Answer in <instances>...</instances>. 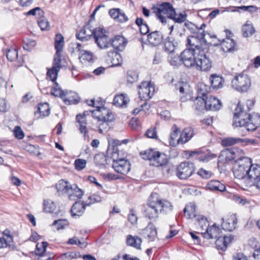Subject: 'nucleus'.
Here are the masks:
<instances>
[{"mask_svg":"<svg viewBox=\"0 0 260 260\" xmlns=\"http://www.w3.org/2000/svg\"><path fill=\"white\" fill-rule=\"evenodd\" d=\"M220 156L225 158L226 162L231 161L234 160L232 148L226 149L221 152Z\"/></svg>","mask_w":260,"mask_h":260,"instance_id":"nucleus-57","label":"nucleus"},{"mask_svg":"<svg viewBox=\"0 0 260 260\" xmlns=\"http://www.w3.org/2000/svg\"><path fill=\"white\" fill-rule=\"evenodd\" d=\"M3 237H0V249L10 247L14 242V235L9 229L5 230L2 233Z\"/></svg>","mask_w":260,"mask_h":260,"instance_id":"nucleus-19","label":"nucleus"},{"mask_svg":"<svg viewBox=\"0 0 260 260\" xmlns=\"http://www.w3.org/2000/svg\"><path fill=\"white\" fill-rule=\"evenodd\" d=\"M38 24L42 30H47L49 27V22L44 16L38 20Z\"/></svg>","mask_w":260,"mask_h":260,"instance_id":"nucleus-62","label":"nucleus"},{"mask_svg":"<svg viewBox=\"0 0 260 260\" xmlns=\"http://www.w3.org/2000/svg\"><path fill=\"white\" fill-rule=\"evenodd\" d=\"M112 167L117 173L126 175L131 170V164L127 160L121 159L113 162Z\"/></svg>","mask_w":260,"mask_h":260,"instance_id":"nucleus-17","label":"nucleus"},{"mask_svg":"<svg viewBox=\"0 0 260 260\" xmlns=\"http://www.w3.org/2000/svg\"><path fill=\"white\" fill-rule=\"evenodd\" d=\"M50 80L53 83L51 90L52 95L61 98L67 105H75L80 102V98L76 92L71 90H62L58 83L56 82V79L52 80L50 78Z\"/></svg>","mask_w":260,"mask_h":260,"instance_id":"nucleus-4","label":"nucleus"},{"mask_svg":"<svg viewBox=\"0 0 260 260\" xmlns=\"http://www.w3.org/2000/svg\"><path fill=\"white\" fill-rule=\"evenodd\" d=\"M1 2L6 5L4 9L6 12L18 10L17 2L15 0H1Z\"/></svg>","mask_w":260,"mask_h":260,"instance_id":"nucleus-44","label":"nucleus"},{"mask_svg":"<svg viewBox=\"0 0 260 260\" xmlns=\"http://www.w3.org/2000/svg\"><path fill=\"white\" fill-rule=\"evenodd\" d=\"M194 106L196 109L198 111L206 109V98L198 96L194 101Z\"/></svg>","mask_w":260,"mask_h":260,"instance_id":"nucleus-51","label":"nucleus"},{"mask_svg":"<svg viewBox=\"0 0 260 260\" xmlns=\"http://www.w3.org/2000/svg\"><path fill=\"white\" fill-rule=\"evenodd\" d=\"M142 158L148 160L150 164L155 167H160L166 165L168 162L167 156L158 151L152 149H148L140 153Z\"/></svg>","mask_w":260,"mask_h":260,"instance_id":"nucleus-5","label":"nucleus"},{"mask_svg":"<svg viewBox=\"0 0 260 260\" xmlns=\"http://www.w3.org/2000/svg\"><path fill=\"white\" fill-rule=\"evenodd\" d=\"M197 87L198 96L205 97L210 90V87L203 82L199 83Z\"/></svg>","mask_w":260,"mask_h":260,"instance_id":"nucleus-53","label":"nucleus"},{"mask_svg":"<svg viewBox=\"0 0 260 260\" xmlns=\"http://www.w3.org/2000/svg\"><path fill=\"white\" fill-rule=\"evenodd\" d=\"M248 170V175L246 181L245 187L255 186L260 190V165L252 164L250 158V163Z\"/></svg>","mask_w":260,"mask_h":260,"instance_id":"nucleus-7","label":"nucleus"},{"mask_svg":"<svg viewBox=\"0 0 260 260\" xmlns=\"http://www.w3.org/2000/svg\"><path fill=\"white\" fill-rule=\"evenodd\" d=\"M206 188L213 191L222 192L225 190V185L217 180H212L208 182Z\"/></svg>","mask_w":260,"mask_h":260,"instance_id":"nucleus-31","label":"nucleus"},{"mask_svg":"<svg viewBox=\"0 0 260 260\" xmlns=\"http://www.w3.org/2000/svg\"><path fill=\"white\" fill-rule=\"evenodd\" d=\"M232 151L233 154V157H234L235 162L237 161H240L241 160L245 158H248L244 156L245 153L243 150L237 148H233Z\"/></svg>","mask_w":260,"mask_h":260,"instance_id":"nucleus-54","label":"nucleus"},{"mask_svg":"<svg viewBox=\"0 0 260 260\" xmlns=\"http://www.w3.org/2000/svg\"><path fill=\"white\" fill-rule=\"evenodd\" d=\"M163 36L159 31H154L148 35L147 40L152 45L155 46L159 45L162 41Z\"/></svg>","mask_w":260,"mask_h":260,"instance_id":"nucleus-28","label":"nucleus"},{"mask_svg":"<svg viewBox=\"0 0 260 260\" xmlns=\"http://www.w3.org/2000/svg\"><path fill=\"white\" fill-rule=\"evenodd\" d=\"M215 242V245L218 249H221L222 251H225L226 249V246L224 242V239H223L222 235L219 236V237H217Z\"/></svg>","mask_w":260,"mask_h":260,"instance_id":"nucleus-63","label":"nucleus"},{"mask_svg":"<svg viewBox=\"0 0 260 260\" xmlns=\"http://www.w3.org/2000/svg\"><path fill=\"white\" fill-rule=\"evenodd\" d=\"M138 74L136 71H128L127 72V81L129 83L132 84L137 81L138 80Z\"/></svg>","mask_w":260,"mask_h":260,"instance_id":"nucleus-59","label":"nucleus"},{"mask_svg":"<svg viewBox=\"0 0 260 260\" xmlns=\"http://www.w3.org/2000/svg\"><path fill=\"white\" fill-rule=\"evenodd\" d=\"M142 240L138 236L128 235L126 238V244L127 245L134 247L137 249H141Z\"/></svg>","mask_w":260,"mask_h":260,"instance_id":"nucleus-41","label":"nucleus"},{"mask_svg":"<svg viewBox=\"0 0 260 260\" xmlns=\"http://www.w3.org/2000/svg\"><path fill=\"white\" fill-rule=\"evenodd\" d=\"M6 56L10 61H16L17 66H22L24 62L22 57L18 56V50L16 46L8 49Z\"/></svg>","mask_w":260,"mask_h":260,"instance_id":"nucleus-20","label":"nucleus"},{"mask_svg":"<svg viewBox=\"0 0 260 260\" xmlns=\"http://www.w3.org/2000/svg\"><path fill=\"white\" fill-rule=\"evenodd\" d=\"M172 203L168 200L159 198L154 199L152 196L148 204L144 207L143 214L150 219H155L158 217L160 213L167 214L173 210Z\"/></svg>","mask_w":260,"mask_h":260,"instance_id":"nucleus-2","label":"nucleus"},{"mask_svg":"<svg viewBox=\"0 0 260 260\" xmlns=\"http://www.w3.org/2000/svg\"><path fill=\"white\" fill-rule=\"evenodd\" d=\"M156 16L162 22H166L167 18H169L174 8L172 5L167 2L162 3L153 8Z\"/></svg>","mask_w":260,"mask_h":260,"instance_id":"nucleus-11","label":"nucleus"},{"mask_svg":"<svg viewBox=\"0 0 260 260\" xmlns=\"http://www.w3.org/2000/svg\"><path fill=\"white\" fill-rule=\"evenodd\" d=\"M84 45L77 43L76 50L79 52V59L82 63H92L93 61V54L92 52L84 49Z\"/></svg>","mask_w":260,"mask_h":260,"instance_id":"nucleus-14","label":"nucleus"},{"mask_svg":"<svg viewBox=\"0 0 260 260\" xmlns=\"http://www.w3.org/2000/svg\"><path fill=\"white\" fill-rule=\"evenodd\" d=\"M71 190L68 192L67 196L70 200L76 201L82 198L83 195V191L79 188L76 185L71 186Z\"/></svg>","mask_w":260,"mask_h":260,"instance_id":"nucleus-37","label":"nucleus"},{"mask_svg":"<svg viewBox=\"0 0 260 260\" xmlns=\"http://www.w3.org/2000/svg\"><path fill=\"white\" fill-rule=\"evenodd\" d=\"M172 132L170 134L169 143L171 146L175 147L181 143V142H179V138L177 139L180 133V129L176 124H174L172 127Z\"/></svg>","mask_w":260,"mask_h":260,"instance_id":"nucleus-38","label":"nucleus"},{"mask_svg":"<svg viewBox=\"0 0 260 260\" xmlns=\"http://www.w3.org/2000/svg\"><path fill=\"white\" fill-rule=\"evenodd\" d=\"M71 184L64 180H59L55 185L57 191L60 194H67L71 190Z\"/></svg>","mask_w":260,"mask_h":260,"instance_id":"nucleus-30","label":"nucleus"},{"mask_svg":"<svg viewBox=\"0 0 260 260\" xmlns=\"http://www.w3.org/2000/svg\"><path fill=\"white\" fill-rule=\"evenodd\" d=\"M178 39L172 36L168 37L164 43V49L168 53L174 52L179 44Z\"/></svg>","mask_w":260,"mask_h":260,"instance_id":"nucleus-23","label":"nucleus"},{"mask_svg":"<svg viewBox=\"0 0 260 260\" xmlns=\"http://www.w3.org/2000/svg\"><path fill=\"white\" fill-rule=\"evenodd\" d=\"M210 82L214 89H219L222 87L224 80L221 76L212 74L210 77Z\"/></svg>","mask_w":260,"mask_h":260,"instance_id":"nucleus-42","label":"nucleus"},{"mask_svg":"<svg viewBox=\"0 0 260 260\" xmlns=\"http://www.w3.org/2000/svg\"><path fill=\"white\" fill-rule=\"evenodd\" d=\"M185 217L187 219L196 218L198 215L196 212V206L194 203H189L183 209Z\"/></svg>","mask_w":260,"mask_h":260,"instance_id":"nucleus-34","label":"nucleus"},{"mask_svg":"<svg viewBox=\"0 0 260 260\" xmlns=\"http://www.w3.org/2000/svg\"><path fill=\"white\" fill-rule=\"evenodd\" d=\"M239 143L241 144L243 146H246L249 144L253 145L255 143V141L247 138L241 139L229 137L223 139L221 142L222 146L224 147L231 146Z\"/></svg>","mask_w":260,"mask_h":260,"instance_id":"nucleus-15","label":"nucleus"},{"mask_svg":"<svg viewBox=\"0 0 260 260\" xmlns=\"http://www.w3.org/2000/svg\"><path fill=\"white\" fill-rule=\"evenodd\" d=\"M110 41L111 40L109 39L108 35L106 34L102 38L98 39L95 42L100 49H106L111 46Z\"/></svg>","mask_w":260,"mask_h":260,"instance_id":"nucleus-49","label":"nucleus"},{"mask_svg":"<svg viewBox=\"0 0 260 260\" xmlns=\"http://www.w3.org/2000/svg\"><path fill=\"white\" fill-rule=\"evenodd\" d=\"M93 29H91L89 24H86L83 29L76 34L78 40L82 41L88 40L93 36Z\"/></svg>","mask_w":260,"mask_h":260,"instance_id":"nucleus-25","label":"nucleus"},{"mask_svg":"<svg viewBox=\"0 0 260 260\" xmlns=\"http://www.w3.org/2000/svg\"><path fill=\"white\" fill-rule=\"evenodd\" d=\"M197 224L201 230H205L209 227L208 222L206 217L202 215H198L196 218Z\"/></svg>","mask_w":260,"mask_h":260,"instance_id":"nucleus-50","label":"nucleus"},{"mask_svg":"<svg viewBox=\"0 0 260 260\" xmlns=\"http://www.w3.org/2000/svg\"><path fill=\"white\" fill-rule=\"evenodd\" d=\"M111 46L115 49L121 51H122L127 43L125 38L121 36H116L110 41Z\"/></svg>","mask_w":260,"mask_h":260,"instance_id":"nucleus-26","label":"nucleus"},{"mask_svg":"<svg viewBox=\"0 0 260 260\" xmlns=\"http://www.w3.org/2000/svg\"><path fill=\"white\" fill-rule=\"evenodd\" d=\"M36 45V41L31 39H26L23 40V48L25 50L31 51L35 48Z\"/></svg>","mask_w":260,"mask_h":260,"instance_id":"nucleus-56","label":"nucleus"},{"mask_svg":"<svg viewBox=\"0 0 260 260\" xmlns=\"http://www.w3.org/2000/svg\"><path fill=\"white\" fill-rule=\"evenodd\" d=\"M222 50L224 52H232L235 50L236 44L233 39L226 38L220 43Z\"/></svg>","mask_w":260,"mask_h":260,"instance_id":"nucleus-35","label":"nucleus"},{"mask_svg":"<svg viewBox=\"0 0 260 260\" xmlns=\"http://www.w3.org/2000/svg\"><path fill=\"white\" fill-rule=\"evenodd\" d=\"M187 17V15L185 12L177 13L174 10L169 18L172 19L175 22L181 23L184 22Z\"/></svg>","mask_w":260,"mask_h":260,"instance_id":"nucleus-43","label":"nucleus"},{"mask_svg":"<svg viewBox=\"0 0 260 260\" xmlns=\"http://www.w3.org/2000/svg\"><path fill=\"white\" fill-rule=\"evenodd\" d=\"M221 107V103L220 100L213 96L206 98V109L216 111Z\"/></svg>","mask_w":260,"mask_h":260,"instance_id":"nucleus-27","label":"nucleus"},{"mask_svg":"<svg viewBox=\"0 0 260 260\" xmlns=\"http://www.w3.org/2000/svg\"><path fill=\"white\" fill-rule=\"evenodd\" d=\"M194 136V130L190 127L188 126L185 128L180 134L179 138V142H181V144H184L188 142Z\"/></svg>","mask_w":260,"mask_h":260,"instance_id":"nucleus-29","label":"nucleus"},{"mask_svg":"<svg viewBox=\"0 0 260 260\" xmlns=\"http://www.w3.org/2000/svg\"><path fill=\"white\" fill-rule=\"evenodd\" d=\"M138 93L141 100L147 101L150 99L154 92V87L150 82L144 81L138 86Z\"/></svg>","mask_w":260,"mask_h":260,"instance_id":"nucleus-13","label":"nucleus"},{"mask_svg":"<svg viewBox=\"0 0 260 260\" xmlns=\"http://www.w3.org/2000/svg\"><path fill=\"white\" fill-rule=\"evenodd\" d=\"M233 124L236 127L239 126V131L243 132V135H246L245 130L246 132L253 131L260 126V115L258 114H248L238 103L235 110Z\"/></svg>","mask_w":260,"mask_h":260,"instance_id":"nucleus-1","label":"nucleus"},{"mask_svg":"<svg viewBox=\"0 0 260 260\" xmlns=\"http://www.w3.org/2000/svg\"><path fill=\"white\" fill-rule=\"evenodd\" d=\"M81 255L79 252L69 251L62 254V257H64L67 259H77L80 257ZM64 259L63 257L62 258Z\"/></svg>","mask_w":260,"mask_h":260,"instance_id":"nucleus-61","label":"nucleus"},{"mask_svg":"<svg viewBox=\"0 0 260 260\" xmlns=\"http://www.w3.org/2000/svg\"><path fill=\"white\" fill-rule=\"evenodd\" d=\"M109 14L118 22H125L128 20L125 13L119 8L111 9L109 11Z\"/></svg>","mask_w":260,"mask_h":260,"instance_id":"nucleus-24","label":"nucleus"},{"mask_svg":"<svg viewBox=\"0 0 260 260\" xmlns=\"http://www.w3.org/2000/svg\"><path fill=\"white\" fill-rule=\"evenodd\" d=\"M199 50L186 49L181 53L182 64L187 68L194 69Z\"/></svg>","mask_w":260,"mask_h":260,"instance_id":"nucleus-10","label":"nucleus"},{"mask_svg":"<svg viewBox=\"0 0 260 260\" xmlns=\"http://www.w3.org/2000/svg\"><path fill=\"white\" fill-rule=\"evenodd\" d=\"M93 36L95 41H96L98 39H99L100 38H102L103 36L107 34L106 30L101 27L93 29Z\"/></svg>","mask_w":260,"mask_h":260,"instance_id":"nucleus-60","label":"nucleus"},{"mask_svg":"<svg viewBox=\"0 0 260 260\" xmlns=\"http://www.w3.org/2000/svg\"><path fill=\"white\" fill-rule=\"evenodd\" d=\"M168 60L170 63L174 67H179L182 64L181 54L178 56L174 52L169 53Z\"/></svg>","mask_w":260,"mask_h":260,"instance_id":"nucleus-47","label":"nucleus"},{"mask_svg":"<svg viewBox=\"0 0 260 260\" xmlns=\"http://www.w3.org/2000/svg\"><path fill=\"white\" fill-rule=\"evenodd\" d=\"M48 244L46 242H43L41 243H38L36 245L35 253L36 255H38L40 256L38 258V260H49V257H47L45 259H43V257L44 256L46 247L48 246Z\"/></svg>","mask_w":260,"mask_h":260,"instance_id":"nucleus-40","label":"nucleus"},{"mask_svg":"<svg viewBox=\"0 0 260 260\" xmlns=\"http://www.w3.org/2000/svg\"><path fill=\"white\" fill-rule=\"evenodd\" d=\"M232 87L239 92H246L251 86L249 77L246 74H240L234 78L231 82Z\"/></svg>","mask_w":260,"mask_h":260,"instance_id":"nucleus-8","label":"nucleus"},{"mask_svg":"<svg viewBox=\"0 0 260 260\" xmlns=\"http://www.w3.org/2000/svg\"><path fill=\"white\" fill-rule=\"evenodd\" d=\"M109 56H111V62L113 67L120 66L122 63V58L117 52H109Z\"/></svg>","mask_w":260,"mask_h":260,"instance_id":"nucleus-46","label":"nucleus"},{"mask_svg":"<svg viewBox=\"0 0 260 260\" xmlns=\"http://www.w3.org/2000/svg\"><path fill=\"white\" fill-rule=\"evenodd\" d=\"M64 45V37L61 34H57L54 38V48L56 52L53 56L52 67L50 68V78L52 80L57 79L59 71L64 66L66 60L62 54Z\"/></svg>","mask_w":260,"mask_h":260,"instance_id":"nucleus-3","label":"nucleus"},{"mask_svg":"<svg viewBox=\"0 0 260 260\" xmlns=\"http://www.w3.org/2000/svg\"><path fill=\"white\" fill-rule=\"evenodd\" d=\"M26 16H34L36 18L39 20L42 18L44 15V11L39 7H36L30 10L25 13Z\"/></svg>","mask_w":260,"mask_h":260,"instance_id":"nucleus-55","label":"nucleus"},{"mask_svg":"<svg viewBox=\"0 0 260 260\" xmlns=\"http://www.w3.org/2000/svg\"><path fill=\"white\" fill-rule=\"evenodd\" d=\"M221 230L219 226L214 224L208 227L204 232H202L203 237L208 239H216L221 235Z\"/></svg>","mask_w":260,"mask_h":260,"instance_id":"nucleus-21","label":"nucleus"},{"mask_svg":"<svg viewBox=\"0 0 260 260\" xmlns=\"http://www.w3.org/2000/svg\"><path fill=\"white\" fill-rule=\"evenodd\" d=\"M194 171V165L191 162L184 161L177 167L176 174L180 179H186L192 175Z\"/></svg>","mask_w":260,"mask_h":260,"instance_id":"nucleus-12","label":"nucleus"},{"mask_svg":"<svg viewBox=\"0 0 260 260\" xmlns=\"http://www.w3.org/2000/svg\"><path fill=\"white\" fill-rule=\"evenodd\" d=\"M222 220L223 222L221 225L223 230L232 231L235 229L237 223V219L235 214H232L228 215L225 221L224 218H222Z\"/></svg>","mask_w":260,"mask_h":260,"instance_id":"nucleus-22","label":"nucleus"},{"mask_svg":"<svg viewBox=\"0 0 260 260\" xmlns=\"http://www.w3.org/2000/svg\"><path fill=\"white\" fill-rule=\"evenodd\" d=\"M212 67V62L207 51H199L194 69L202 72H208Z\"/></svg>","mask_w":260,"mask_h":260,"instance_id":"nucleus-9","label":"nucleus"},{"mask_svg":"<svg viewBox=\"0 0 260 260\" xmlns=\"http://www.w3.org/2000/svg\"><path fill=\"white\" fill-rule=\"evenodd\" d=\"M76 122L78 123L77 126H79V129L81 133L84 134V138H86V135L88 134V131L87 130V120L86 118L84 117V116L77 115L76 117Z\"/></svg>","mask_w":260,"mask_h":260,"instance_id":"nucleus-36","label":"nucleus"},{"mask_svg":"<svg viewBox=\"0 0 260 260\" xmlns=\"http://www.w3.org/2000/svg\"><path fill=\"white\" fill-rule=\"evenodd\" d=\"M86 160L83 159H77L75 161V167L77 170L81 171L86 167Z\"/></svg>","mask_w":260,"mask_h":260,"instance_id":"nucleus-64","label":"nucleus"},{"mask_svg":"<svg viewBox=\"0 0 260 260\" xmlns=\"http://www.w3.org/2000/svg\"><path fill=\"white\" fill-rule=\"evenodd\" d=\"M68 221L66 219L55 220L52 224L51 226L54 231H59L64 229L68 225Z\"/></svg>","mask_w":260,"mask_h":260,"instance_id":"nucleus-52","label":"nucleus"},{"mask_svg":"<svg viewBox=\"0 0 260 260\" xmlns=\"http://www.w3.org/2000/svg\"><path fill=\"white\" fill-rule=\"evenodd\" d=\"M86 205L79 202H76L72 206L71 213L73 217L77 218L81 216L85 209Z\"/></svg>","mask_w":260,"mask_h":260,"instance_id":"nucleus-32","label":"nucleus"},{"mask_svg":"<svg viewBox=\"0 0 260 260\" xmlns=\"http://www.w3.org/2000/svg\"><path fill=\"white\" fill-rule=\"evenodd\" d=\"M106 157L105 155L102 154H96L94 156V161L96 166L100 167H104L106 164Z\"/></svg>","mask_w":260,"mask_h":260,"instance_id":"nucleus-58","label":"nucleus"},{"mask_svg":"<svg viewBox=\"0 0 260 260\" xmlns=\"http://www.w3.org/2000/svg\"><path fill=\"white\" fill-rule=\"evenodd\" d=\"M114 118L112 113L107 111L106 116H102L99 117L98 126L99 132L101 134H104L107 132L110 129L109 122H111Z\"/></svg>","mask_w":260,"mask_h":260,"instance_id":"nucleus-16","label":"nucleus"},{"mask_svg":"<svg viewBox=\"0 0 260 260\" xmlns=\"http://www.w3.org/2000/svg\"><path fill=\"white\" fill-rule=\"evenodd\" d=\"M250 163V158H245L240 161L235 162L233 167V172L235 178L241 180L242 183L246 185L248 169Z\"/></svg>","mask_w":260,"mask_h":260,"instance_id":"nucleus-6","label":"nucleus"},{"mask_svg":"<svg viewBox=\"0 0 260 260\" xmlns=\"http://www.w3.org/2000/svg\"><path fill=\"white\" fill-rule=\"evenodd\" d=\"M36 115L38 117H44L49 115V104L47 103H39L37 106V110L35 111Z\"/></svg>","mask_w":260,"mask_h":260,"instance_id":"nucleus-39","label":"nucleus"},{"mask_svg":"<svg viewBox=\"0 0 260 260\" xmlns=\"http://www.w3.org/2000/svg\"><path fill=\"white\" fill-rule=\"evenodd\" d=\"M143 234L149 241H154L157 235L156 227L152 222H149Z\"/></svg>","mask_w":260,"mask_h":260,"instance_id":"nucleus-33","label":"nucleus"},{"mask_svg":"<svg viewBox=\"0 0 260 260\" xmlns=\"http://www.w3.org/2000/svg\"><path fill=\"white\" fill-rule=\"evenodd\" d=\"M198 37L194 36H189L187 38V44L190 46L188 49H193V50H198L199 51H203L200 46L201 40H204L205 36L204 31H202Z\"/></svg>","mask_w":260,"mask_h":260,"instance_id":"nucleus-18","label":"nucleus"},{"mask_svg":"<svg viewBox=\"0 0 260 260\" xmlns=\"http://www.w3.org/2000/svg\"><path fill=\"white\" fill-rule=\"evenodd\" d=\"M242 31L244 37H249L254 33L255 29L252 23L247 21L246 24L243 25Z\"/></svg>","mask_w":260,"mask_h":260,"instance_id":"nucleus-48","label":"nucleus"},{"mask_svg":"<svg viewBox=\"0 0 260 260\" xmlns=\"http://www.w3.org/2000/svg\"><path fill=\"white\" fill-rule=\"evenodd\" d=\"M128 101V99L124 94L117 95L113 100V104L117 107H125Z\"/></svg>","mask_w":260,"mask_h":260,"instance_id":"nucleus-45","label":"nucleus"}]
</instances>
